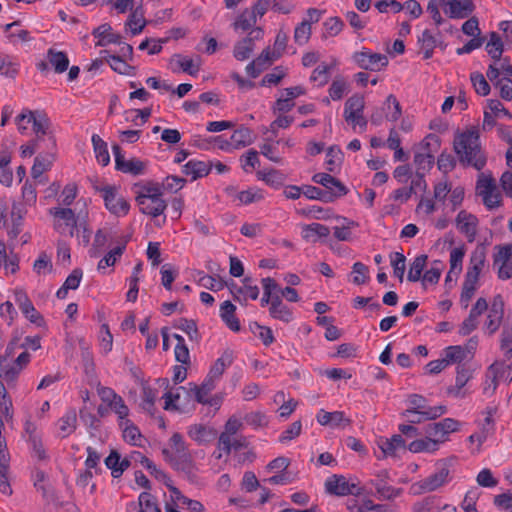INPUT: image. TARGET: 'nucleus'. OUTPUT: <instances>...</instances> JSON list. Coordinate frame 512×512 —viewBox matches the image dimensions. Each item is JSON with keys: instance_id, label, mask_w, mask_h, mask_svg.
<instances>
[{"instance_id": "f257e3e1", "label": "nucleus", "mask_w": 512, "mask_h": 512, "mask_svg": "<svg viewBox=\"0 0 512 512\" xmlns=\"http://www.w3.org/2000/svg\"><path fill=\"white\" fill-rule=\"evenodd\" d=\"M453 149L463 166L481 171L487 163V156L482 149L479 130L476 127L457 132L454 136Z\"/></svg>"}, {"instance_id": "f03ea898", "label": "nucleus", "mask_w": 512, "mask_h": 512, "mask_svg": "<svg viewBox=\"0 0 512 512\" xmlns=\"http://www.w3.org/2000/svg\"><path fill=\"white\" fill-rule=\"evenodd\" d=\"M93 190L103 199L105 208L116 217H124L129 213L130 204L115 185L98 179H89Z\"/></svg>"}, {"instance_id": "7ed1b4c3", "label": "nucleus", "mask_w": 512, "mask_h": 512, "mask_svg": "<svg viewBox=\"0 0 512 512\" xmlns=\"http://www.w3.org/2000/svg\"><path fill=\"white\" fill-rule=\"evenodd\" d=\"M411 407L403 412V416L423 415L424 419H436L446 413L447 408L444 405L428 407L426 399L418 394H411L408 398Z\"/></svg>"}, {"instance_id": "20e7f679", "label": "nucleus", "mask_w": 512, "mask_h": 512, "mask_svg": "<svg viewBox=\"0 0 512 512\" xmlns=\"http://www.w3.org/2000/svg\"><path fill=\"white\" fill-rule=\"evenodd\" d=\"M326 493L338 497L347 495L360 496L363 494V488L354 482H349L345 476L334 474L325 481Z\"/></svg>"}, {"instance_id": "39448f33", "label": "nucleus", "mask_w": 512, "mask_h": 512, "mask_svg": "<svg viewBox=\"0 0 512 512\" xmlns=\"http://www.w3.org/2000/svg\"><path fill=\"white\" fill-rule=\"evenodd\" d=\"M50 214L54 217V228L62 234L73 237L75 232L78 234L77 218L70 208L55 207L50 209Z\"/></svg>"}, {"instance_id": "423d86ee", "label": "nucleus", "mask_w": 512, "mask_h": 512, "mask_svg": "<svg viewBox=\"0 0 512 512\" xmlns=\"http://www.w3.org/2000/svg\"><path fill=\"white\" fill-rule=\"evenodd\" d=\"M26 121L27 124L32 123L33 131L35 133H42L47 134L50 133L49 126L50 121L46 114L39 112V111H31V110H23L22 113H20L16 117V124L18 127V131L21 134H25L27 132V126H23V122Z\"/></svg>"}, {"instance_id": "0eeeda50", "label": "nucleus", "mask_w": 512, "mask_h": 512, "mask_svg": "<svg viewBox=\"0 0 512 512\" xmlns=\"http://www.w3.org/2000/svg\"><path fill=\"white\" fill-rule=\"evenodd\" d=\"M352 59L360 69L374 72L382 70L389 63L385 54L374 53L365 47L361 51L355 52Z\"/></svg>"}, {"instance_id": "6e6552de", "label": "nucleus", "mask_w": 512, "mask_h": 512, "mask_svg": "<svg viewBox=\"0 0 512 512\" xmlns=\"http://www.w3.org/2000/svg\"><path fill=\"white\" fill-rule=\"evenodd\" d=\"M505 361H496L487 370V377L491 379L492 390H496L500 381H512V348L505 353Z\"/></svg>"}, {"instance_id": "1a4fd4ad", "label": "nucleus", "mask_w": 512, "mask_h": 512, "mask_svg": "<svg viewBox=\"0 0 512 512\" xmlns=\"http://www.w3.org/2000/svg\"><path fill=\"white\" fill-rule=\"evenodd\" d=\"M454 458L444 459L437 463V471L418 483L423 492H432L448 482L450 474L449 467L453 464Z\"/></svg>"}, {"instance_id": "9d476101", "label": "nucleus", "mask_w": 512, "mask_h": 512, "mask_svg": "<svg viewBox=\"0 0 512 512\" xmlns=\"http://www.w3.org/2000/svg\"><path fill=\"white\" fill-rule=\"evenodd\" d=\"M14 300L23 315L31 323L37 325L38 327L45 325L43 316L36 310L32 301L29 299L27 293L23 289H16L14 291Z\"/></svg>"}, {"instance_id": "9b49d317", "label": "nucleus", "mask_w": 512, "mask_h": 512, "mask_svg": "<svg viewBox=\"0 0 512 512\" xmlns=\"http://www.w3.org/2000/svg\"><path fill=\"white\" fill-rule=\"evenodd\" d=\"M49 151L45 153H39L31 168V175L34 179L39 178L45 171L49 170L55 158L56 151V139L54 135L48 136Z\"/></svg>"}, {"instance_id": "f8f14e48", "label": "nucleus", "mask_w": 512, "mask_h": 512, "mask_svg": "<svg viewBox=\"0 0 512 512\" xmlns=\"http://www.w3.org/2000/svg\"><path fill=\"white\" fill-rule=\"evenodd\" d=\"M460 423L453 418H444L443 420L429 424L426 427V434L432 436L437 443L444 442L446 436L459 429Z\"/></svg>"}, {"instance_id": "ddd939ff", "label": "nucleus", "mask_w": 512, "mask_h": 512, "mask_svg": "<svg viewBox=\"0 0 512 512\" xmlns=\"http://www.w3.org/2000/svg\"><path fill=\"white\" fill-rule=\"evenodd\" d=\"M440 4L448 7L445 9V13L453 19L466 18L475 10L472 0H440Z\"/></svg>"}, {"instance_id": "4468645a", "label": "nucleus", "mask_w": 512, "mask_h": 512, "mask_svg": "<svg viewBox=\"0 0 512 512\" xmlns=\"http://www.w3.org/2000/svg\"><path fill=\"white\" fill-rule=\"evenodd\" d=\"M187 434L198 445H208L218 436V432L213 426L202 423L190 425Z\"/></svg>"}, {"instance_id": "2eb2a0df", "label": "nucleus", "mask_w": 512, "mask_h": 512, "mask_svg": "<svg viewBox=\"0 0 512 512\" xmlns=\"http://www.w3.org/2000/svg\"><path fill=\"white\" fill-rule=\"evenodd\" d=\"M389 474L386 470L379 472L375 479L370 480V484L376 489L379 499L392 500L402 492L401 488H394L387 484L386 480Z\"/></svg>"}, {"instance_id": "dca6fc26", "label": "nucleus", "mask_w": 512, "mask_h": 512, "mask_svg": "<svg viewBox=\"0 0 512 512\" xmlns=\"http://www.w3.org/2000/svg\"><path fill=\"white\" fill-rule=\"evenodd\" d=\"M312 181L316 184L322 185L324 191H330L335 195V200L348 193L347 187L337 178L327 173H316L312 177Z\"/></svg>"}, {"instance_id": "f3484780", "label": "nucleus", "mask_w": 512, "mask_h": 512, "mask_svg": "<svg viewBox=\"0 0 512 512\" xmlns=\"http://www.w3.org/2000/svg\"><path fill=\"white\" fill-rule=\"evenodd\" d=\"M378 446L383 453V457H399L400 452L405 453L408 447H406L405 440L402 435L395 434L390 438H380Z\"/></svg>"}, {"instance_id": "a211bd4d", "label": "nucleus", "mask_w": 512, "mask_h": 512, "mask_svg": "<svg viewBox=\"0 0 512 512\" xmlns=\"http://www.w3.org/2000/svg\"><path fill=\"white\" fill-rule=\"evenodd\" d=\"M478 219L475 215L461 210L456 217V226L464 234L469 242L475 240L477 234Z\"/></svg>"}, {"instance_id": "6ab92c4d", "label": "nucleus", "mask_w": 512, "mask_h": 512, "mask_svg": "<svg viewBox=\"0 0 512 512\" xmlns=\"http://www.w3.org/2000/svg\"><path fill=\"white\" fill-rule=\"evenodd\" d=\"M485 261L486 253L484 248H476L470 256V263L465 275V280L477 284Z\"/></svg>"}, {"instance_id": "aec40b11", "label": "nucleus", "mask_w": 512, "mask_h": 512, "mask_svg": "<svg viewBox=\"0 0 512 512\" xmlns=\"http://www.w3.org/2000/svg\"><path fill=\"white\" fill-rule=\"evenodd\" d=\"M136 201L143 214L156 218L162 215L167 208L165 200L162 198H149L144 196H137Z\"/></svg>"}, {"instance_id": "412c9836", "label": "nucleus", "mask_w": 512, "mask_h": 512, "mask_svg": "<svg viewBox=\"0 0 512 512\" xmlns=\"http://www.w3.org/2000/svg\"><path fill=\"white\" fill-rule=\"evenodd\" d=\"M167 487L171 493V499L172 501L182 508H186L190 512H204L205 508L204 505L198 501L190 499L186 496H184L181 491L173 486L172 484H167Z\"/></svg>"}, {"instance_id": "4be33fe9", "label": "nucleus", "mask_w": 512, "mask_h": 512, "mask_svg": "<svg viewBox=\"0 0 512 512\" xmlns=\"http://www.w3.org/2000/svg\"><path fill=\"white\" fill-rule=\"evenodd\" d=\"M504 314V303L502 297L497 295L493 299L492 306L490 308L486 327L490 334H493L500 326Z\"/></svg>"}, {"instance_id": "5701e85b", "label": "nucleus", "mask_w": 512, "mask_h": 512, "mask_svg": "<svg viewBox=\"0 0 512 512\" xmlns=\"http://www.w3.org/2000/svg\"><path fill=\"white\" fill-rule=\"evenodd\" d=\"M253 140L254 136L252 130L247 127H241L235 130L230 137V141H226L220 148L227 149L228 147H232L233 149H239L250 145Z\"/></svg>"}, {"instance_id": "b1692460", "label": "nucleus", "mask_w": 512, "mask_h": 512, "mask_svg": "<svg viewBox=\"0 0 512 512\" xmlns=\"http://www.w3.org/2000/svg\"><path fill=\"white\" fill-rule=\"evenodd\" d=\"M92 35L98 38L96 46H106L107 44H122V37L113 33L112 27L108 23H104L92 31Z\"/></svg>"}, {"instance_id": "393cba45", "label": "nucleus", "mask_w": 512, "mask_h": 512, "mask_svg": "<svg viewBox=\"0 0 512 512\" xmlns=\"http://www.w3.org/2000/svg\"><path fill=\"white\" fill-rule=\"evenodd\" d=\"M234 361V352L230 348L223 351L222 355L213 363L208 373V377L217 381L223 375L225 369Z\"/></svg>"}, {"instance_id": "a878e982", "label": "nucleus", "mask_w": 512, "mask_h": 512, "mask_svg": "<svg viewBox=\"0 0 512 512\" xmlns=\"http://www.w3.org/2000/svg\"><path fill=\"white\" fill-rule=\"evenodd\" d=\"M198 63L195 64L191 58L183 57L181 54H174L170 60L173 72L183 71L189 75L195 76L200 69V58L197 57Z\"/></svg>"}, {"instance_id": "bb28decb", "label": "nucleus", "mask_w": 512, "mask_h": 512, "mask_svg": "<svg viewBox=\"0 0 512 512\" xmlns=\"http://www.w3.org/2000/svg\"><path fill=\"white\" fill-rule=\"evenodd\" d=\"M330 234L327 226L320 223L301 225V235L305 241L315 243L320 238H326Z\"/></svg>"}, {"instance_id": "cd10ccee", "label": "nucleus", "mask_w": 512, "mask_h": 512, "mask_svg": "<svg viewBox=\"0 0 512 512\" xmlns=\"http://www.w3.org/2000/svg\"><path fill=\"white\" fill-rule=\"evenodd\" d=\"M215 382V380L207 376L200 386L193 385L191 391H193L195 399L198 403L209 404L211 406L217 404V402L208 399L209 393L215 389Z\"/></svg>"}, {"instance_id": "c85d7f7f", "label": "nucleus", "mask_w": 512, "mask_h": 512, "mask_svg": "<svg viewBox=\"0 0 512 512\" xmlns=\"http://www.w3.org/2000/svg\"><path fill=\"white\" fill-rule=\"evenodd\" d=\"M46 59L55 73L61 74L68 69L69 58L63 51H57L54 48H50L47 51Z\"/></svg>"}, {"instance_id": "c756f323", "label": "nucleus", "mask_w": 512, "mask_h": 512, "mask_svg": "<svg viewBox=\"0 0 512 512\" xmlns=\"http://www.w3.org/2000/svg\"><path fill=\"white\" fill-rule=\"evenodd\" d=\"M212 168L211 162H204V161H198V160H189L184 166H183V173L185 175H191L192 180H196L198 178H202L204 176H207Z\"/></svg>"}, {"instance_id": "7c9ffc66", "label": "nucleus", "mask_w": 512, "mask_h": 512, "mask_svg": "<svg viewBox=\"0 0 512 512\" xmlns=\"http://www.w3.org/2000/svg\"><path fill=\"white\" fill-rule=\"evenodd\" d=\"M257 177L259 180L264 181L268 186L274 189L281 188L286 181V175L277 169L257 171Z\"/></svg>"}, {"instance_id": "2f4dec72", "label": "nucleus", "mask_w": 512, "mask_h": 512, "mask_svg": "<svg viewBox=\"0 0 512 512\" xmlns=\"http://www.w3.org/2000/svg\"><path fill=\"white\" fill-rule=\"evenodd\" d=\"M236 306L230 301H224L220 307V316L224 323L234 332L240 330V322L235 316Z\"/></svg>"}, {"instance_id": "473e14b6", "label": "nucleus", "mask_w": 512, "mask_h": 512, "mask_svg": "<svg viewBox=\"0 0 512 512\" xmlns=\"http://www.w3.org/2000/svg\"><path fill=\"white\" fill-rule=\"evenodd\" d=\"M470 377L471 373L469 369L464 365H458L455 385L450 386L447 389V393L455 397H463L465 394L462 392V388L466 385Z\"/></svg>"}, {"instance_id": "72a5a7b5", "label": "nucleus", "mask_w": 512, "mask_h": 512, "mask_svg": "<svg viewBox=\"0 0 512 512\" xmlns=\"http://www.w3.org/2000/svg\"><path fill=\"white\" fill-rule=\"evenodd\" d=\"M364 98L358 94H354L345 102L344 118L346 121L353 119L364 110Z\"/></svg>"}, {"instance_id": "f704fd0d", "label": "nucleus", "mask_w": 512, "mask_h": 512, "mask_svg": "<svg viewBox=\"0 0 512 512\" xmlns=\"http://www.w3.org/2000/svg\"><path fill=\"white\" fill-rule=\"evenodd\" d=\"M21 370L14 363H9L7 356L0 357V378L7 384L16 381Z\"/></svg>"}, {"instance_id": "c9c22d12", "label": "nucleus", "mask_w": 512, "mask_h": 512, "mask_svg": "<svg viewBox=\"0 0 512 512\" xmlns=\"http://www.w3.org/2000/svg\"><path fill=\"white\" fill-rule=\"evenodd\" d=\"M488 55L496 62L501 60L504 51L503 41L497 32H490L489 40L485 46Z\"/></svg>"}, {"instance_id": "e433bc0d", "label": "nucleus", "mask_w": 512, "mask_h": 512, "mask_svg": "<svg viewBox=\"0 0 512 512\" xmlns=\"http://www.w3.org/2000/svg\"><path fill=\"white\" fill-rule=\"evenodd\" d=\"M77 416L75 410H69L58 421L59 435L64 438L76 429Z\"/></svg>"}, {"instance_id": "4c0bfd02", "label": "nucleus", "mask_w": 512, "mask_h": 512, "mask_svg": "<svg viewBox=\"0 0 512 512\" xmlns=\"http://www.w3.org/2000/svg\"><path fill=\"white\" fill-rule=\"evenodd\" d=\"M438 443L432 436L427 435L424 439L412 441L408 445V450L412 453L434 452L438 450Z\"/></svg>"}, {"instance_id": "58836bf2", "label": "nucleus", "mask_w": 512, "mask_h": 512, "mask_svg": "<svg viewBox=\"0 0 512 512\" xmlns=\"http://www.w3.org/2000/svg\"><path fill=\"white\" fill-rule=\"evenodd\" d=\"M303 194L305 197L311 200H320L325 203H331L335 201V195L330 191H324L321 188L311 185L303 186Z\"/></svg>"}, {"instance_id": "ea45409f", "label": "nucleus", "mask_w": 512, "mask_h": 512, "mask_svg": "<svg viewBox=\"0 0 512 512\" xmlns=\"http://www.w3.org/2000/svg\"><path fill=\"white\" fill-rule=\"evenodd\" d=\"M92 144L97 161L106 166L110 162V155L107 148V143L97 134L92 136Z\"/></svg>"}, {"instance_id": "a19ab883", "label": "nucleus", "mask_w": 512, "mask_h": 512, "mask_svg": "<svg viewBox=\"0 0 512 512\" xmlns=\"http://www.w3.org/2000/svg\"><path fill=\"white\" fill-rule=\"evenodd\" d=\"M255 43H252L251 38H243L238 41L233 49V56L238 61H244L248 59L254 51Z\"/></svg>"}, {"instance_id": "79ce46f5", "label": "nucleus", "mask_w": 512, "mask_h": 512, "mask_svg": "<svg viewBox=\"0 0 512 512\" xmlns=\"http://www.w3.org/2000/svg\"><path fill=\"white\" fill-rule=\"evenodd\" d=\"M146 25V21L143 18V14L140 7H137L136 9L132 10L131 14L129 15L126 26L129 27L132 35H137L142 32Z\"/></svg>"}, {"instance_id": "37998d69", "label": "nucleus", "mask_w": 512, "mask_h": 512, "mask_svg": "<svg viewBox=\"0 0 512 512\" xmlns=\"http://www.w3.org/2000/svg\"><path fill=\"white\" fill-rule=\"evenodd\" d=\"M424 59H430L437 45L436 38L429 30H424L422 36L418 38Z\"/></svg>"}, {"instance_id": "c03bdc74", "label": "nucleus", "mask_w": 512, "mask_h": 512, "mask_svg": "<svg viewBox=\"0 0 512 512\" xmlns=\"http://www.w3.org/2000/svg\"><path fill=\"white\" fill-rule=\"evenodd\" d=\"M172 466L176 470L184 472L189 477L194 475L195 464L190 453L178 455L174 462L172 463Z\"/></svg>"}, {"instance_id": "a18cd8bd", "label": "nucleus", "mask_w": 512, "mask_h": 512, "mask_svg": "<svg viewBox=\"0 0 512 512\" xmlns=\"http://www.w3.org/2000/svg\"><path fill=\"white\" fill-rule=\"evenodd\" d=\"M427 258V255L421 254L414 259L407 276V279L410 282H417L420 280L422 272L426 266Z\"/></svg>"}, {"instance_id": "49530a36", "label": "nucleus", "mask_w": 512, "mask_h": 512, "mask_svg": "<svg viewBox=\"0 0 512 512\" xmlns=\"http://www.w3.org/2000/svg\"><path fill=\"white\" fill-rule=\"evenodd\" d=\"M142 271V263L139 262L135 265L132 271V275L129 278V290L126 294L127 301L135 302L138 296V282H139V274Z\"/></svg>"}, {"instance_id": "de8ad7c7", "label": "nucleus", "mask_w": 512, "mask_h": 512, "mask_svg": "<svg viewBox=\"0 0 512 512\" xmlns=\"http://www.w3.org/2000/svg\"><path fill=\"white\" fill-rule=\"evenodd\" d=\"M331 66L325 63L318 65L310 76V81L317 83V86L326 85L330 79Z\"/></svg>"}, {"instance_id": "09e8293b", "label": "nucleus", "mask_w": 512, "mask_h": 512, "mask_svg": "<svg viewBox=\"0 0 512 512\" xmlns=\"http://www.w3.org/2000/svg\"><path fill=\"white\" fill-rule=\"evenodd\" d=\"M174 327L184 331L191 341H199L197 324L192 319L180 318Z\"/></svg>"}, {"instance_id": "8fccbe9b", "label": "nucleus", "mask_w": 512, "mask_h": 512, "mask_svg": "<svg viewBox=\"0 0 512 512\" xmlns=\"http://www.w3.org/2000/svg\"><path fill=\"white\" fill-rule=\"evenodd\" d=\"M261 283L263 286V297L261 298V305L266 306L270 303L271 298L275 295V293L279 292L280 288L276 281L270 277L263 278Z\"/></svg>"}, {"instance_id": "3c124183", "label": "nucleus", "mask_w": 512, "mask_h": 512, "mask_svg": "<svg viewBox=\"0 0 512 512\" xmlns=\"http://www.w3.org/2000/svg\"><path fill=\"white\" fill-rule=\"evenodd\" d=\"M465 256L464 245L452 249L450 253V269L451 272H455V279L462 271V262Z\"/></svg>"}, {"instance_id": "603ef678", "label": "nucleus", "mask_w": 512, "mask_h": 512, "mask_svg": "<svg viewBox=\"0 0 512 512\" xmlns=\"http://www.w3.org/2000/svg\"><path fill=\"white\" fill-rule=\"evenodd\" d=\"M444 361L449 364L460 363L466 358V350L462 346H449L444 350Z\"/></svg>"}, {"instance_id": "864d4df0", "label": "nucleus", "mask_w": 512, "mask_h": 512, "mask_svg": "<svg viewBox=\"0 0 512 512\" xmlns=\"http://www.w3.org/2000/svg\"><path fill=\"white\" fill-rule=\"evenodd\" d=\"M106 60L115 72L123 75L133 74L135 68L127 64L121 56L109 55Z\"/></svg>"}, {"instance_id": "5fc2aeb1", "label": "nucleus", "mask_w": 512, "mask_h": 512, "mask_svg": "<svg viewBox=\"0 0 512 512\" xmlns=\"http://www.w3.org/2000/svg\"><path fill=\"white\" fill-rule=\"evenodd\" d=\"M119 426L123 429L124 439L127 442L136 445V442L141 437V434L133 422L131 420L120 421Z\"/></svg>"}, {"instance_id": "6e6d98bb", "label": "nucleus", "mask_w": 512, "mask_h": 512, "mask_svg": "<svg viewBox=\"0 0 512 512\" xmlns=\"http://www.w3.org/2000/svg\"><path fill=\"white\" fill-rule=\"evenodd\" d=\"M348 84L343 77H336L329 87V97L332 100H340L347 92Z\"/></svg>"}, {"instance_id": "4d7b16f0", "label": "nucleus", "mask_w": 512, "mask_h": 512, "mask_svg": "<svg viewBox=\"0 0 512 512\" xmlns=\"http://www.w3.org/2000/svg\"><path fill=\"white\" fill-rule=\"evenodd\" d=\"M311 33V23L308 20H303L295 28L294 40L297 44L304 45L309 41Z\"/></svg>"}, {"instance_id": "13d9d810", "label": "nucleus", "mask_w": 512, "mask_h": 512, "mask_svg": "<svg viewBox=\"0 0 512 512\" xmlns=\"http://www.w3.org/2000/svg\"><path fill=\"white\" fill-rule=\"evenodd\" d=\"M391 266L393 267L394 276L402 283L405 272V256L400 252H392L390 254Z\"/></svg>"}, {"instance_id": "bf43d9fd", "label": "nucleus", "mask_w": 512, "mask_h": 512, "mask_svg": "<svg viewBox=\"0 0 512 512\" xmlns=\"http://www.w3.org/2000/svg\"><path fill=\"white\" fill-rule=\"evenodd\" d=\"M257 21L255 15L250 10L245 9L233 23L235 30L241 29L243 31L249 30Z\"/></svg>"}, {"instance_id": "052dcab7", "label": "nucleus", "mask_w": 512, "mask_h": 512, "mask_svg": "<svg viewBox=\"0 0 512 512\" xmlns=\"http://www.w3.org/2000/svg\"><path fill=\"white\" fill-rule=\"evenodd\" d=\"M326 168L328 171L333 172L336 166L342 162L343 153L338 146H331L326 153Z\"/></svg>"}, {"instance_id": "680f3d73", "label": "nucleus", "mask_w": 512, "mask_h": 512, "mask_svg": "<svg viewBox=\"0 0 512 512\" xmlns=\"http://www.w3.org/2000/svg\"><path fill=\"white\" fill-rule=\"evenodd\" d=\"M470 79L477 94L487 96L490 93V85L483 74L473 72L471 73Z\"/></svg>"}, {"instance_id": "e2e57ef3", "label": "nucleus", "mask_w": 512, "mask_h": 512, "mask_svg": "<svg viewBox=\"0 0 512 512\" xmlns=\"http://www.w3.org/2000/svg\"><path fill=\"white\" fill-rule=\"evenodd\" d=\"M144 169H145L144 163L135 158L130 159V160H125L123 165H121L120 167L117 168L118 171H121L123 173H129L134 176L143 174Z\"/></svg>"}, {"instance_id": "0e129e2a", "label": "nucleus", "mask_w": 512, "mask_h": 512, "mask_svg": "<svg viewBox=\"0 0 512 512\" xmlns=\"http://www.w3.org/2000/svg\"><path fill=\"white\" fill-rule=\"evenodd\" d=\"M352 273L355 276L352 279V282L356 285H363L367 283L369 279V269L362 262H355L352 266Z\"/></svg>"}, {"instance_id": "69168bd1", "label": "nucleus", "mask_w": 512, "mask_h": 512, "mask_svg": "<svg viewBox=\"0 0 512 512\" xmlns=\"http://www.w3.org/2000/svg\"><path fill=\"white\" fill-rule=\"evenodd\" d=\"M140 512H161L155 498L148 492L139 495Z\"/></svg>"}, {"instance_id": "338daca9", "label": "nucleus", "mask_w": 512, "mask_h": 512, "mask_svg": "<svg viewBox=\"0 0 512 512\" xmlns=\"http://www.w3.org/2000/svg\"><path fill=\"white\" fill-rule=\"evenodd\" d=\"M185 183L186 180L184 178L170 175L163 180L161 187L163 191L175 193L182 189Z\"/></svg>"}, {"instance_id": "774afa93", "label": "nucleus", "mask_w": 512, "mask_h": 512, "mask_svg": "<svg viewBox=\"0 0 512 512\" xmlns=\"http://www.w3.org/2000/svg\"><path fill=\"white\" fill-rule=\"evenodd\" d=\"M286 76V72L281 66H276L273 68L271 73H267L261 80V86H271L277 85L284 77Z\"/></svg>"}]
</instances>
